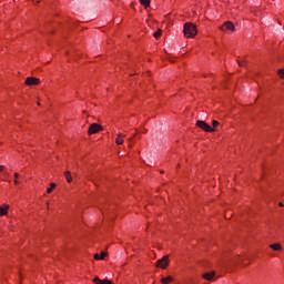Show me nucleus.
Returning a JSON list of instances; mask_svg holds the SVG:
<instances>
[{
	"label": "nucleus",
	"instance_id": "obj_1",
	"mask_svg": "<svg viewBox=\"0 0 284 284\" xmlns=\"http://www.w3.org/2000/svg\"><path fill=\"white\" fill-rule=\"evenodd\" d=\"M183 32H184V37H189L192 39L193 37H196V33H197L196 26L187 22L184 24Z\"/></svg>",
	"mask_w": 284,
	"mask_h": 284
},
{
	"label": "nucleus",
	"instance_id": "obj_2",
	"mask_svg": "<svg viewBox=\"0 0 284 284\" xmlns=\"http://www.w3.org/2000/svg\"><path fill=\"white\" fill-rule=\"evenodd\" d=\"M196 125L197 128H200L201 130H204V132H214L215 129L212 128V125L207 124L205 121L203 120H197L196 121Z\"/></svg>",
	"mask_w": 284,
	"mask_h": 284
},
{
	"label": "nucleus",
	"instance_id": "obj_3",
	"mask_svg": "<svg viewBox=\"0 0 284 284\" xmlns=\"http://www.w3.org/2000/svg\"><path fill=\"white\" fill-rule=\"evenodd\" d=\"M103 131V126L99 123H92L90 126H89V131H88V134L89 136H92V134H97L98 132H101Z\"/></svg>",
	"mask_w": 284,
	"mask_h": 284
},
{
	"label": "nucleus",
	"instance_id": "obj_4",
	"mask_svg": "<svg viewBox=\"0 0 284 284\" xmlns=\"http://www.w3.org/2000/svg\"><path fill=\"white\" fill-rule=\"evenodd\" d=\"M168 265H170V257L168 255H164L156 262V267H161V270H165Z\"/></svg>",
	"mask_w": 284,
	"mask_h": 284
},
{
	"label": "nucleus",
	"instance_id": "obj_5",
	"mask_svg": "<svg viewBox=\"0 0 284 284\" xmlns=\"http://www.w3.org/2000/svg\"><path fill=\"white\" fill-rule=\"evenodd\" d=\"M219 30H222V32H225V30L234 32L236 28L234 27V23L232 21H226L223 26L219 27Z\"/></svg>",
	"mask_w": 284,
	"mask_h": 284
},
{
	"label": "nucleus",
	"instance_id": "obj_6",
	"mask_svg": "<svg viewBox=\"0 0 284 284\" xmlns=\"http://www.w3.org/2000/svg\"><path fill=\"white\" fill-rule=\"evenodd\" d=\"M26 85H39L41 83V80L39 78L29 77L24 81Z\"/></svg>",
	"mask_w": 284,
	"mask_h": 284
},
{
	"label": "nucleus",
	"instance_id": "obj_7",
	"mask_svg": "<svg viewBox=\"0 0 284 284\" xmlns=\"http://www.w3.org/2000/svg\"><path fill=\"white\" fill-rule=\"evenodd\" d=\"M8 210H10V205L4 204V206H0V216L8 215Z\"/></svg>",
	"mask_w": 284,
	"mask_h": 284
},
{
	"label": "nucleus",
	"instance_id": "obj_8",
	"mask_svg": "<svg viewBox=\"0 0 284 284\" xmlns=\"http://www.w3.org/2000/svg\"><path fill=\"white\" fill-rule=\"evenodd\" d=\"M213 276H216V272H209L202 275V277L205 278V281H212Z\"/></svg>",
	"mask_w": 284,
	"mask_h": 284
},
{
	"label": "nucleus",
	"instance_id": "obj_9",
	"mask_svg": "<svg viewBox=\"0 0 284 284\" xmlns=\"http://www.w3.org/2000/svg\"><path fill=\"white\" fill-rule=\"evenodd\" d=\"M106 256H108V253L102 252L101 255L98 254V253H95V254L93 255V258H94L95 261H103V258H105Z\"/></svg>",
	"mask_w": 284,
	"mask_h": 284
},
{
	"label": "nucleus",
	"instance_id": "obj_10",
	"mask_svg": "<svg viewBox=\"0 0 284 284\" xmlns=\"http://www.w3.org/2000/svg\"><path fill=\"white\" fill-rule=\"evenodd\" d=\"M123 139H125L124 134L119 133L115 140L116 145H123Z\"/></svg>",
	"mask_w": 284,
	"mask_h": 284
},
{
	"label": "nucleus",
	"instance_id": "obj_11",
	"mask_svg": "<svg viewBox=\"0 0 284 284\" xmlns=\"http://www.w3.org/2000/svg\"><path fill=\"white\" fill-rule=\"evenodd\" d=\"M270 247H271V250H274L275 252H280V250H282V246L280 243L271 244Z\"/></svg>",
	"mask_w": 284,
	"mask_h": 284
},
{
	"label": "nucleus",
	"instance_id": "obj_12",
	"mask_svg": "<svg viewBox=\"0 0 284 284\" xmlns=\"http://www.w3.org/2000/svg\"><path fill=\"white\" fill-rule=\"evenodd\" d=\"M172 281H174L172 276L161 278L162 284H169V283H172Z\"/></svg>",
	"mask_w": 284,
	"mask_h": 284
},
{
	"label": "nucleus",
	"instance_id": "obj_13",
	"mask_svg": "<svg viewBox=\"0 0 284 284\" xmlns=\"http://www.w3.org/2000/svg\"><path fill=\"white\" fill-rule=\"evenodd\" d=\"M64 176L67 179V182L72 183V173L70 171H65Z\"/></svg>",
	"mask_w": 284,
	"mask_h": 284
},
{
	"label": "nucleus",
	"instance_id": "obj_14",
	"mask_svg": "<svg viewBox=\"0 0 284 284\" xmlns=\"http://www.w3.org/2000/svg\"><path fill=\"white\" fill-rule=\"evenodd\" d=\"M141 6H144V8H150V0H140Z\"/></svg>",
	"mask_w": 284,
	"mask_h": 284
},
{
	"label": "nucleus",
	"instance_id": "obj_15",
	"mask_svg": "<svg viewBox=\"0 0 284 284\" xmlns=\"http://www.w3.org/2000/svg\"><path fill=\"white\" fill-rule=\"evenodd\" d=\"M54 187H57L55 183H51L50 187L47 189V194H52V190H54Z\"/></svg>",
	"mask_w": 284,
	"mask_h": 284
},
{
	"label": "nucleus",
	"instance_id": "obj_16",
	"mask_svg": "<svg viewBox=\"0 0 284 284\" xmlns=\"http://www.w3.org/2000/svg\"><path fill=\"white\" fill-rule=\"evenodd\" d=\"M237 63H239L240 68H245V64L247 63V61L242 59V60H237Z\"/></svg>",
	"mask_w": 284,
	"mask_h": 284
},
{
	"label": "nucleus",
	"instance_id": "obj_17",
	"mask_svg": "<svg viewBox=\"0 0 284 284\" xmlns=\"http://www.w3.org/2000/svg\"><path fill=\"white\" fill-rule=\"evenodd\" d=\"M161 29H159L156 32H154L153 33V37L155 38V39H159V37H161Z\"/></svg>",
	"mask_w": 284,
	"mask_h": 284
},
{
	"label": "nucleus",
	"instance_id": "obj_18",
	"mask_svg": "<svg viewBox=\"0 0 284 284\" xmlns=\"http://www.w3.org/2000/svg\"><path fill=\"white\" fill-rule=\"evenodd\" d=\"M212 125H213V130H214V128H219L220 122H219V121H216V120H213Z\"/></svg>",
	"mask_w": 284,
	"mask_h": 284
},
{
	"label": "nucleus",
	"instance_id": "obj_19",
	"mask_svg": "<svg viewBox=\"0 0 284 284\" xmlns=\"http://www.w3.org/2000/svg\"><path fill=\"white\" fill-rule=\"evenodd\" d=\"M3 170H6V166L0 165V172H3Z\"/></svg>",
	"mask_w": 284,
	"mask_h": 284
},
{
	"label": "nucleus",
	"instance_id": "obj_20",
	"mask_svg": "<svg viewBox=\"0 0 284 284\" xmlns=\"http://www.w3.org/2000/svg\"><path fill=\"white\" fill-rule=\"evenodd\" d=\"M14 179H19V173H14Z\"/></svg>",
	"mask_w": 284,
	"mask_h": 284
},
{
	"label": "nucleus",
	"instance_id": "obj_21",
	"mask_svg": "<svg viewBox=\"0 0 284 284\" xmlns=\"http://www.w3.org/2000/svg\"><path fill=\"white\" fill-rule=\"evenodd\" d=\"M14 185H19V181L18 180H14Z\"/></svg>",
	"mask_w": 284,
	"mask_h": 284
},
{
	"label": "nucleus",
	"instance_id": "obj_22",
	"mask_svg": "<svg viewBox=\"0 0 284 284\" xmlns=\"http://www.w3.org/2000/svg\"><path fill=\"white\" fill-rule=\"evenodd\" d=\"M4 176H10V173H8V172H4Z\"/></svg>",
	"mask_w": 284,
	"mask_h": 284
},
{
	"label": "nucleus",
	"instance_id": "obj_23",
	"mask_svg": "<svg viewBox=\"0 0 284 284\" xmlns=\"http://www.w3.org/2000/svg\"><path fill=\"white\" fill-rule=\"evenodd\" d=\"M278 205H280V207H283V202H280Z\"/></svg>",
	"mask_w": 284,
	"mask_h": 284
},
{
	"label": "nucleus",
	"instance_id": "obj_24",
	"mask_svg": "<svg viewBox=\"0 0 284 284\" xmlns=\"http://www.w3.org/2000/svg\"><path fill=\"white\" fill-rule=\"evenodd\" d=\"M91 181H93V183H95V184H97V179H92Z\"/></svg>",
	"mask_w": 284,
	"mask_h": 284
},
{
	"label": "nucleus",
	"instance_id": "obj_25",
	"mask_svg": "<svg viewBox=\"0 0 284 284\" xmlns=\"http://www.w3.org/2000/svg\"><path fill=\"white\" fill-rule=\"evenodd\" d=\"M129 148H132V144H129Z\"/></svg>",
	"mask_w": 284,
	"mask_h": 284
},
{
	"label": "nucleus",
	"instance_id": "obj_26",
	"mask_svg": "<svg viewBox=\"0 0 284 284\" xmlns=\"http://www.w3.org/2000/svg\"><path fill=\"white\" fill-rule=\"evenodd\" d=\"M129 141H132V138H131V139H129Z\"/></svg>",
	"mask_w": 284,
	"mask_h": 284
}]
</instances>
